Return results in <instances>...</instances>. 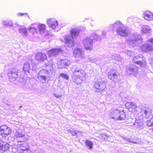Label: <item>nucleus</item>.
<instances>
[{
  "mask_svg": "<svg viewBox=\"0 0 153 153\" xmlns=\"http://www.w3.org/2000/svg\"><path fill=\"white\" fill-rule=\"evenodd\" d=\"M123 24L120 21H117L113 25V27L117 28V33L121 36H127L128 33L126 30L123 28Z\"/></svg>",
  "mask_w": 153,
  "mask_h": 153,
  "instance_id": "1",
  "label": "nucleus"
},
{
  "mask_svg": "<svg viewBox=\"0 0 153 153\" xmlns=\"http://www.w3.org/2000/svg\"><path fill=\"white\" fill-rule=\"evenodd\" d=\"M47 24L49 27L53 30L55 29L58 25L57 21L53 18L48 19L47 20Z\"/></svg>",
  "mask_w": 153,
  "mask_h": 153,
  "instance_id": "2",
  "label": "nucleus"
},
{
  "mask_svg": "<svg viewBox=\"0 0 153 153\" xmlns=\"http://www.w3.org/2000/svg\"><path fill=\"white\" fill-rule=\"evenodd\" d=\"M18 70L16 68H12L10 69L9 72L8 73V76L9 79L12 80H15L18 77Z\"/></svg>",
  "mask_w": 153,
  "mask_h": 153,
  "instance_id": "3",
  "label": "nucleus"
},
{
  "mask_svg": "<svg viewBox=\"0 0 153 153\" xmlns=\"http://www.w3.org/2000/svg\"><path fill=\"white\" fill-rule=\"evenodd\" d=\"M74 73L73 78L74 82L77 84H79L81 81L80 77L84 75L83 71L82 70L75 71Z\"/></svg>",
  "mask_w": 153,
  "mask_h": 153,
  "instance_id": "4",
  "label": "nucleus"
},
{
  "mask_svg": "<svg viewBox=\"0 0 153 153\" xmlns=\"http://www.w3.org/2000/svg\"><path fill=\"white\" fill-rule=\"evenodd\" d=\"M0 135H7L11 134V130L6 125H3L0 127Z\"/></svg>",
  "mask_w": 153,
  "mask_h": 153,
  "instance_id": "5",
  "label": "nucleus"
},
{
  "mask_svg": "<svg viewBox=\"0 0 153 153\" xmlns=\"http://www.w3.org/2000/svg\"><path fill=\"white\" fill-rule=\"evenodd\" d=\"M47 57L45 53L42 52H38L35 56V59L39 62H43L46 60Z\"/></svg>",
  "mask_w": 153,
  "mask_h": 153,
  "instance_id": "6",
  "label": "nucleus"
},
{
  "mask_svg": "<svg viewBox=\"0 0 153 153\" xmlns=\"http://www.w3.org/2000/svg\"><path fill=\"white\" fill-rule=\"evenodd\" d=\"M10 146L8 143L0 140V152L4 153L9 150Z\"/></svg>",
  "mask_w": 153,
  "mask_h": 153,
  "instance_id": "7",
  "label": "nucleus"
},
{
  "mask_svg": "<svg viewBox=\"0 0 153 153\" xmlns=\"http://www.w3.org/2000/svg\"><path fill=\"white\" fill-rule=\"evenodd\" d=\"M93 40L90 38L87 37L84 40V46L87 50L92 49Z\"/></svg>",
  "mask_w": 153,
  "mask_h": 153,
  "instance_id": "8",
  "label": "nucleus"
},
{
  "mask_svg": "<svg viewBox=\"0 0 153 153\" xmlns=\"http://www.w3.org/2000/svg\"><path fill=\"white\" fill-rule=\"evenodd\" d=\"M120 75L119 73L114 69L111 70L108 73V77L111 80L114 81L117 76Z\"/></svg>",
  "mask_w": 153,
  "mask_h": 153,
  "instance_id": "9",
  "label": "nucleus"
},
{
  "mask_svg": "<svg viewBox=\"0 0 153 153\" xmlns=\"http://www.w3.org/2000/svg\"><path fill=\"white\" fill-rule=\"evenodd\" d=\"M73 54L76 58H82L83 54V51L82 49L76 48L74 49L73 51Z\"/></svg>",
  "mask_w": 153,
  "mask_h": 153,
  "instance_id": "10",
  "label": "nucleus"
},
{
  "mask_svg": "<svg viewBox=\"0 0 153 153\" xmlns=\"http://www.w3.org/2000/svg\"><path fill=\"white\" fill-rule=\"evenodd\" d=\"M119 110L117 109H115L111 110L109 116L111 119L116 120H117L118 115L119 114Z\"/></svg>",
  "mask_w": 153,
  "mask_h": 153,
  "instance_id": "11",
  "label": "nucleus"
},
{
  "mask_svg": "<svg viewBox=\"0 0 153 153\" xmlns=\"http://www.w3.org/2000/svg\"><path fill=\"white\" fill-rule=\"evenodd\" d=\"M125 106L130 112H133L136 111L137 106L134 103L131 102H127Z\"/></svg>",
  "mask_w": 153,
  "mask_h": 153,
  "instance_id": "12",
  "label": "nucleus"
},
{
  "mask_svg": "<svg viewBox=\"0 0 153 153\" xmlns=\"http://www.w3.org/2000/svg\"><path fill=\"white\" fill-rule=\"evenodd\" d=\"M105 84L102 81H97L95 83L94 88L97 90H102L105 87Z\"/></svg>",
  "mask_w": 153,
  "mask_h": 153,
  "instance_id": "13",
  "label": "nucleus"
},
{
  "mask_svg": "<svg viewBox=\"0 0 153 153\" xmlns=\"http://www.w3.org/2000/svg\"><path fill=\"white\" fill-rule=\"evenodd\" d=\"M144 18L146 20L149 21L152 20L153 19V14L152 12L146 11L143 13Z\"/></svg>",
  "mask_w": 153,
  "mask_h": 153,
  "instance_id": "14",
  "label": "nucleus"
},
{
  "mask_svg": "<svg viewBox=\"0 0 153 153\" xmlns=\"http://www.w3.org/2000/svg\"><path fill=\"white\" fill-rule=\"evenodd\" d=\"M46 71L44 70L40 71L38 74V78L40 81L44 80L45 82H46L47 77L44 75L45 74Z\"/></svg>",
  "mask_w": 153,
  "mask_h": 153,
  "instance_id": "15",
  "label": "nucleus"
},
{
  "mask_svg": "<svg viewBox=\"0 0 153 153\" xmlns=\"http://www.w3.org/2000/svg\"><path fill=\"white\" fill-rule=\"evenodd\" d=\"M59 52V50L58 49H52L48 51V56L49 57L55 56L57 55Z\"/></svg>",
  "mask_w": 153,
  "mask_h": 153,
  "instance_id": "16",
  "label": "nucleus"
},
{
  "mask_svg": "<svg viewBox=\"0 0 153 153\" xmlns=\"http://www.w3.org/2000/svg\"><path fill=\"white\" fill-rule=\"evenodd\" d=\"M142 50L144 52H147L153 50V47L149 44H145L142 46Z\"/></svg>",
  "mask_w": 153,
  "mask_h": 153,
  "instance_id": "17",
  "label": "nucleus"
},
{
  "mask_svg": "<svg viewBox=\"0 0 153 153\" xmlns=\"http://www.w3.org/2000/svg\"><path fill=\"white\" fill-rule=\"evenodd\" d=\"M119 114L118 115L117 120H122L126 118V114L124 110H119Z\"/></svg>",
  "mask_w": 153,
  "mask_h": 153,
  "instance_id": "18",
  "label": "nucleus"
},
{
  "mask_svg": "<svg viewBox=\"0 0 153 153\" xmlns=\"http://www.w3.org/2000/svg\"><path fill=\"white\" fill-rule=\"evenodd\" d=\"M39 33L41 34H43L45 32L46 30V26L44 24H40L38 26Z\"/></svg>",
  "mask_w": 153,
  "mask_h": 153,
  "instance_id": "19",
  "label": "nucleus"
},
{
  "mask_svg": "<svg viewBox=\"0 0 153 153\" xmlns=\"http://www.w3.org/2000/svg\"><path fill=\"white\" fill-rule=\"evenodd\" d=\"M150 29L149 26L145 25L142 27L141 32L142 33H147L150 32Z\"/></svg>",
  "mask_w": 153,
  "mask_h": 153,
  "instance_id": "20",
  "label": "nucleus"
},
{
  "mask_svg": "<svg viewBox=\"0 0 153 153\" xmlns=\"http://www.w3.org/2000/svg\"><path fill=\"white\" fill-rule=\"evenodd\" d=\"M152 110L149 108H145L144 111V113L146 117L147 118L150 117L152 114Z\"/></svg>",
  "mask_w": 153,
  "mask_h": 153,
  "instance_id": "21",
  "label": "nucleus"
},
{
  "mask_svg": "<svg viewBox=\"0 0 153 153\" xmlns=\"http://www.w3.org/2000/svg\"><path fill=\"white\" fill-rule=\"evenodd\" d=\"M85 143L89 149L91 150L92 149L93 144L92 141L89 140H87L85 141Z\"/></svg>",
  "mask_w": 153,
  "mask_h": 153,
  "instance_id": "22",
  "label": "nucleus"
},
{
  "mask_svg": "<svg viewBox=\"0 0 153 153\" xmlns=\"http://www.w3.org/2000/svg\"><path fill=\"white\" fill-rule=\"evenodd\" d=\"M30 68V66L28 62H26L24 65L23 70L25 72H27L29 71Z\"/></svg>",
  "mask_w": 153,
  "mask_h": 153,
  "instance_id": "23",
  "label": "nucleus"
},
{
  "mask_svg": "<svg viewBox=\"0 0 153 153\" xmlns=\"http://www.w3.org/2000/svg\"><path fill=\"white\" fill-rule=\"evenodd\" d=\"M70 33L72 36L73 35L74 36H77L79 33V30L75 29H72L71 30Z\"/></svg>",
  "mask_w": 153,
  "mask_h": 153,
  "instance_id": "24",
  "label": "nucleus"
},
{
  "mask_svg": "<svg viewBox=\"0 0 153 153\" xmlns=\"http://www.w3.org/2000/svg\"><path fill=\"white\" fill-rule=\"evenodd\" d=\"M19 31L20 33L25 35H27L28 34L27 30L26 28H21L19 29Z\"/></svg>",
  "mask_w": 153,
  "mask_h": 153,
  "instance_id": "25",
  "label": "nucleus"
},
{
  "mask_svg": "<svg viewBox=\"0 0 153 153\" xmlns=\"http://www.w3.org/2000/svg\"><path fill=\"white\" fill-rule=\"evenodd\" d=\"M147 125L149 127H151L153 126V115L150 120L147 121Z\"/></svg>",
  "mask_w": 153,
  "mask_h": 153,
  "instance_id": "26",
  "label": "nucleus"
},
{
  "mask_svg": "<svg viewBox=\"0 0 153 153\" xmlns=\"http://www.w3.org/2000/svg\"><path fill=\"white\" fill-rule=\"evenodd\" d=\"M28 30L29 31L33 33L34 34L36 33H37V29L35 27H30L28 28Z\"/></svg>",
  "mask_w": 153,
  "mask_h": 153,
  "instance_id": "27",
  "label": "nucleus"
},
{
  "mask_svg": "<svg viewBox=\"0 0 153 153\" xmlns=\"http://www.w3.org/2000/svg\"><path fill=\"white\" fill-rule=\"evenodd\" d=\"M59 76L62 77L64 79H66L67 80L69 79V76L67 74H65L61 73L60 74Z\"/></svg>",
  "mask_w": 153,
  "mask_h": 153,
  "instance_id": "28",
  "label": "nucleus"
},
{
  "mask_svg": "<svg viewBox=\"0 0 153 153\" xmlns=\"http://www.w3.org/2000/svg\"><path fill=\"white\" fill-rule=\"evenodd\" d=\"M16 138L22 137L24 136V135L20 133H18L15 135Z\"/></svg>",
  "mask_w": 153,
  "mask_h": 153,
  "instance_id": "29",
  "label": "nucleus"
},
{
  "mask_svg": "<svg viewBox=\"0 0 153 153\" xmlns=\"http://www.w3.org/2000/svg\"><path fill=\"white\" fill-rule=\"evenodd\" d=\"M134 63L136 64L139 65H142L143 63V62L140 61H138L136 62H134Z\"/></svg>",
  "mask_w": 153,
  "mask_h": 153,
  "instance_id": "30",
  "label": "nucleus"
},
{
  "mask_svg": "<svg viewBox=\"0 0 153 153\" xmlns=\"http://www.w3.org/2000/svg\"><path fill=\"white\" fill-rule=\"evenodd\" d=\"M21 149L20 150H22L23 151H24L26 150L27 149V147L24 146L23 148V146H21Z\"/></svg>",
  "mask_w": 153,
  "mask_h": 153,
  "instance_id": "31",
  "label": "nucleus"
},
{
  "mask_svg": "<svg viewBox=\"0 0 153 153\" xmlns=\"http://www.w3.org/2000/svg\"><path fill=\"white\" fill-rule=\"evenodd\" d=\"M148 41L153 44V38L149 39Z\"/></svg>",
  "mask_w": 153,
  "mask_h": 153,
  "instance_id": "32",
  "label": "nucleus"
},
{
  "mask_svg": "<svg viewBox=\"0 0 153 153\" xmlns=\"http://www.w3.org/2000/svg\"><path fill=\"white\" fill-rule=\"evenodd\" d=\"M54 96L57 98H59L62 97V95H57L56 94H54Z\"/></svg>",
  "mask_w": 153,
  "mask_h": 153,
  "instance_id": "33",
  "label": "nucleus"
},
{
  "mask_svg": "<svg viewBox=\"0 0 153 153\" xmlns=\"http://www.w3.org/2000/svg\"><path fill=\"white\" fill-rule=\"evenodd\" d=\"M26 14V13H19L18 14V15L19 16L20 15V16H22L23 15H24L25 14Z\"/></svg>",
  "mask_w": 153,
  "mask_h": 153,
  "instance_id": "34",
  "label": "nucleus"
},
{
  "mask_svg": "<svg viewBox=\"0 0 153 153\" xmlns=\"http://www.w3.org/2000/svg\"><path fill=\"white\" fill-rule=\"evenodd\" d=\"M77 134V133H75V132H72L71 133V134L73 135H74L75 134Z\"/></svg>",
  "mask_w": 153,
  "mask_h": 153,
  "instance_id": "35",
  "label": "nucleus"
},
{
  "mask_svg": "<svg viewBox=\"0 0 153 153\" xmlns=\"http://www.w3.org/2000/svg\"><path fill=\"white\" fill-rule=\"evenodd\" d=\"M64 65L65 66H68V62H65L64 63Z\"/></svg>",
  "mask_w": 153,
  "mask_h": 153,
  "instance_id": "36",
  "label": "nucleus"
},
{
  "mask_svg": "<svg viewBox=\"0 0 153 153\" xmlns=\"http://www.w3.org/2000/svg\"><path fill=\"white\" fill-rule=\"evenodd\" d=\"M94 36H96V38H97V35H95V34H94ZM93 39H95V40H97V39H96L95 38H93Z\"/></svg>",
  "mask_w": 153,
  "mask_h": 153,
  "instance_id": "37",
  "label": "nucleus"
},
{
  "mask_svg": "<svg viewBox=\"0 0 153 153\" xmlns=\"http://www.w3.org/2000/svg\"><path fill=\"white\" fill-rule=\"evenodd\" d=\"M66 42H69V40H68L67 39V38H66Z\"/></svg>",
  "mask_w": 153,
  "mask_h": 153,
  "instance_id": "38",
  "label": "nucleus"
},
{
  "mask_svg": "<svg viewBox=\"0 0 153 153\" xmlns=\"http://www.w3.org/2000/svg\"><path fill=\"white\" fill-rule=\"evenodd\" d=\"M132 143H137V142H132Z\"/></svg>",
  "mask_w": 153,
  "mask_h": 153,
  "instance_id": "39",
  "label": "nucleus"
},
{
  "mask_svg": "<svg viewBox=\"0 0 153 153\" xmlns=\"http://www.w3.org/2000/svg\"><path fill=\"white\" fill-rule=\"evenodd\" d=\"M134 40L135 41H137V40H138V39H135Z\"/></svg>",
  "mask_w": 153,
  "mask_h": 153,
  "instance_id": "40",
  "label": "nucleus"
},
{
  "mask_svg": "<svg viewBox=\"0 0 153 153\" xmlns=\"http://www.w3.org/2000/svg\"><path fill=\"white\" fill-rule=\"evenodd\" d=\"M67 38H70V37L69 36H68V37H67Z\"/></svg>",
  "mask_w": 153,
  "mask_h": 153,
  "instance_id": "41",
  "label": "nucleus"
},
{
  "mask_svg": "<svg viewBox=\"0 0 153 153\" xmlns=\"http://www.w3.org/2000/svg\"><path fill=\"white\" fill-rule=\"evenodd\" d=\"M145 63H146V61H145Z\"/></svg>",
  "mask_w": 153,
  "mask_h": 153,
  "instance_id": "42",
  "label": "nucleus"
},
{
  "mask_svg": "<svg viewBox=\"0 0 153 153\" xmlns=\"http://www.w3.org/2000/svg\"><path fill=\"white\" fill-rule=\"evenodd\" d=\"M19 142H22V141H19Z\"/></svg>",
  "mask_w": 153,
  "mask_h": 153,
  "instance_id": "43",
  "label": "nucleus"
}]
</instances>
